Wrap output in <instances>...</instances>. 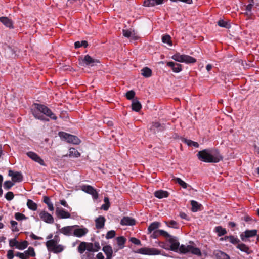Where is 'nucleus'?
<instances>
[{
  "label": "nucleus",
  "mask_w": 259,
  "mask_h": 259,
  "mask_svg": "<svg viewBox=\"0 0 259 259\" xmlns=\"http://www.w3.org/2000/svg\"><path fill=\"white\" fill-rule=\"evenodd\" d=\"M167 238H168V241L170 244L169 248L170 250L184 254L190 252L197 256L201 255V252L199 248L192 245H181L180 246L178 238L170 235Z\"/></svg>",
  "instance_id": "1"
},
{
  "label": "nucleus",
  "mask_w": 259,
  "mask_h": 259,
  "mask_svg": "<svg viewBox=\"0 0 259 259\" xmlns=\"http://www.w3.org/2000/svg\"><path fill=\"white\" fill-rule=\"evenodd\" d=\"M198 159L207 163H217L222 160L223 157L216 149H207L198 152Z\"/></svg>",
  "instance_id": "2"
},
{
  "label": "nucleus",
  "mask_w": 259,
  "mask_h": 259,
  "mask_svg": "<svg viewBox=\"0 0 259 259\" xmlns=\"http://www.w3.org/2000/svg\"><path fill=\"white\" fill-rule=\"evenodd\" d=\"M34 105L35 109L32 110V113L36 119L49 121V119L46 118L41 113L46 115L53 120H56L57 119V116L47 106L36 103L34 104Z\"/></svg>",
  "instance_id": "3"
},
{
  "label": "nucleus",
  "mask_w": 259,
  "mask_h": 259,
  "mask_svg": "<svg viewBox=\"0 0 259 259\" xmlns=\"http://www.w3.org/2000/svg\"><path fill=\"white\" fill-rule=\"evenodd\" d=\"M34 105L35 109L32 110V113L36 119L49 121V119L46 118L41 113L46 115L53 120H56L57 119V116L47 106L36 103L34 104Z\"/></svg>",
  "instance_id": "4"
},
{
  "label": "nucleus",
  "mask_w": 259,
  "mask_h": 259,
  "mask_svg": "<svg viewBox=\"0 0 259 259\" xmlns=\"http://www.w3.org/2000/svg\"><path fill=\"white\" fill-rule=\"evenodd\" d=\"M79 64L82 67H93L96 65L99 61L92 58L89 55H86L83 59L79 60Z\"/></svg>",
  "instance_id": "5"
},
{
  "label": "nucleus",
  "mask_w": 259,
  "mask_h": 259,
  "mask_svg": "<svg viewBox=\"0 0 259 259\" xmlns=\"http://www.w3.org/2000/svg\"><path fill=\"white\" fill-rule=\"evenodd\" d=\"M171 58L172 59L179 62L193 63L196 61V59L191 56L186 55H181L179 53L174 55Z\"/></svg>",
  "instance_id": "6"
},
{
  "label": "nucleus",
  "mask_w": 259,
  "mask_h": 259,
  "mask_svg": "<svg viewBox=\"0 0 259 259\" xmlns=\"http://www.w3.org/2000/svg\"><path fill=\"white\" fill-rule=\"evenodd\" d=\"M59 135L62 140L66 141L68 143L76 145L80 143V140L75 136L63 132H59Z\"/></svg>",
  "instance_id": "7"
},
{
  "label": "nucleus",
  "mask_w": 259,
  "mask_h": 259,
  "mask_svg": "<svg viewBox=\"0 0 259 259\" xmlns=\"http://www.w3.org/2000/svg\"><path fill=\"white\" fill-rule=\"evenodd\" d=\"M138 252L142 254L149 255H155L160 254V251L158 249L148 247L141 248L138 250Z\"/></svg>",
  "instance_id": "8"
},
{
  "label": "nucleus",
  "mask_w": 259,
  "mask_h": 259,
  "mask_svg": "<svg viewBox=\"0 0 259 259\" xmlns=\"http://www.w3.org/2000/svg\"><path fill=\"white\" fill-rule=\"evenodd\" d=\"M81 190L84 192L91 195L94 199L98 198V193L92 186L84 185L81 186Z\"/></svg>",
  "instance_id": "9"
},
{
  "label": "nucleus",
  "mask_w": 259,
  "mask_h": 259,
  "mask_svg": "<svg viewBox=\"0 0 259 259\" xmlns=\"http://www.w3.org/2000/svg\"><path fill=\"white\" fill-rule=\"evenodd\" d=\"M46 245L49 251L53 252L56 254L62 252L65 248V247L63 245L58 244V243H54V244L52 245L46 244Z\"/></svg>",
  "instance_id": "10"
},
{
  "label": "nucleus",
  "mask_w": 259,
  "mask_h": 259,
  "mask_svg": "<svg viewBox=\"0 0 259 259\" xmlns=\"http://www.w3.org/2000/svg\"><path fill=\"white\" fill-rule=\"evenodd\" d=\"M257 233V230H247L240 235V238L243 241H246L247 238L256 236Z\"/></svg>",
  "instance_id": "11"
},
{
  "label": "nucleus",
  "mask_w": 259,
  "mask_h": 259,
  "mask_svg": "<svg viewBox=\"0 0 259 259\" xmlns=\"http://www.w3.org/2000/svg\"><path fill=\"white\" fill-rule=\"evenodd\" d=\"M76 227L77 226H68L64 227L60 229L59 230V232L65 236H72L73 235L74 228Z\"/></svg>",
  "instance_id": "12"
},
{
  "label": "nucleus",
  "mask_w": 259,
  "mask_h": 259,
  "mask_svg": "<svg viewBox=\"0 0 259 259\" xmlns=\"http://www.w3.org/2000/svg\"><path fill=\"white\" fill-rule=\"evenodd\" d=\"M9 176L12 177V181L15 183L20 182L22 181L23 176L20 172H13L12 170H9Z\"/></svg>",
  "instance_id": "13"
},
{
  "label": "nucleus",
  "mask_w": 259,
  "mask_h": 259,
  "mask_svg": "<svg viewBox=\"0 0 259 259\" xmlns=\"http://www.w3.org/2000/svg\"><path fill=\"white\" fill-rule=\"evenodd\" d=\"M39 217L42 220L47 223L52 224L54 222L53 217L46 211H41L39 213Z\"/></svg>",
  "instance_id": "14"
},
{
  "label": "nucleus",
  "mask_w": 259,
  "mask_h": 259,
  "mask_svg": "<svg viewBox=\"0 0 259 259\" xmlns=\"http://www.w3.org/2000/svg\"><path fill=\"white\" fill-rule=\"evenodd\" d=\"M27 155L29 158L35 162H38L40 165H45L44 160L36 153L33 152H28L27 153Z\"/></svg>",
  "instance_id": "15"
},
{
  "label": "nucleus",
  "mask_w": 259,
  "mask_h": 259,
  "mask_svg": "<svg viewBox=\"0 0 259 259\" xmlns=\"http://www.w3.org/2000/svg\"><path fill=\"white\" fill-rule=\"evenodd\" d=\"M56 214L58 218L61 219H67L70 217V214L69 212L59 207H57L56 209Z\"/></svg>",
  "instance_id": "16"
},
{
  "label": "nucleus",
  "mask_w": 259,
  "mask_h": 259,
  "mask_svg": "<svg viewBox=\"0 0 259 259\" xmlns=\"http://www.w3.org/2000/svg\"><path fill=\"white\" fill-rule=\"evenodd\" d=\"M88 232V230L85 228H74L73 235L77 237H81L84 236Z\"/></svg>",
  "instance_id": "17"
},
{
  "label": "nucleus",
  "mask_w": 259,
  "mask_h": 259,
  "mask_svg": "<svg viewBox=\"0 0 259 259\" xmlns=\"http://www.w3.org/2000/svg\"><path fill=\"white\" fill-rule=\"evenodd\" d=\"M135 223V220L130 217H124L120 221L121 225L126 226H133Z\"/></svg>",
  "instance_id": "18"
},
{
  "label": "nucleus",
  "mask_w": 259,
  "mask_h": 259,
  "mask_svg": "<svg viewBox=\"0 0 259 259\" xmlns=\"http://www.w3.org/2000/svg\"><path fill=\"white\" fill-rule=\"evenodd\" d=\"M100 245L99 242H95L94 243H88V251L90 252H97L100 249Z\"/></svg>",
  "instance_id": "19"
},
{
  "label": "nucleus",
  "mask_w": 259,
  "mask_h": 259,
  "mask_svg": "<svg viewBox=\"0 0 259 259\" xmlns=\"http://www.w3.org/2000/svg\"><path fill=\"white\" fill-rule=\"evenodd\" d=\"M167 65L171 67L174 72L178 73L182 70V65L180 64L174 62H168Z\"/></svg>",
  "instance_id": "20"
},
{
  "label": "nucleus",
  "mask_w": 259,
  "mask_h": 259,
  "mask_svg": "<svg viewBox=\"0 0 259 259\" xmlns=\"http://www.w3.org/2000/svg\"><path fill=\"white\" fill-rule=\"evenodd\" d=\"M160 236H163L167 238L168 236H170V235L167 232L163 230H156L151 235L152 237L154 238H156Z\"/></svg>",
  "instance_id": "21"
},
{
  "label": "nucleus",
  "mask_w": 259,
  "mask_h": 259,
  "mask_svg": "<svg viewBox=\"0 0 259 259\" xmlns=\"http://www.w3.org/2000/svg\"><path fill=\"white\" fill-rule=\"evenodd\" d=\"M105 219L103 216H100L95 220L96 227L98 229H102L105 225Z\"/></svg>",
  "instance_id": "22"
},
{
  "label": "nucleus",
  "mask_w": 259,
  "mask_h": 259,
  "mask_svg": "<svg viewBox=\"0 0 259 259\" xmlns=\"http://www.w3.org/2000/svg\"><path fill=\"white\" fill-rule=\"evenodd\" d=\"M122 32L123 36L126 37H131L133 39H136L137 38L135 31L132 29H123Z\"/></svg>",
  "instance_id": "23"
},
{
  "label": "nucleus",
  "mask_w": 259,
  "mask_h": 259,
  "mask_svg": "<svg viewBox=\"0 0 259 259\" xmlns=\"http://www.w3.org/2000/svg\"><path fill=\"white\" fill-rule=\"evenodd\" d=\"M0 21L6 27L13 28V22L12 21L7 17H0Z\"/></svg>",
  "instance_id": "24"
},
{
  "label": "nucleus",
  "mask_w": 259,
  "mask_h": 259,
  "mask_svg": "<svg viewBox=\"0 0 259 259\" xmlns=\"http://www.w3.org/2000/svg\"><path fill=\"white\" fill-rule=\"evenodd\" d=\"M154 196L159 199L167 198L169 196V193L166 191L160 190L154 192Z\"/></svg>",
  "instance_id": "25"
},
{
  "label": "nucleus",
  "mask_w": 259,
  "mask_h": 259,
  "mask_svg": "<svg viewBox=\"0 0 259 259\" xmlns=\"http://www.w3.org/2000/svg\"><path fill=\"white\" fill-rule=\"evenodd\" d=\"M164 127L163 124H161L158 122H154L151 127V130H152L154 133H156V132L162 131L164 129Z\"/></svg>",
  "instance_id": "26"
},
{
  "label": "nucleus",
  "mask_w": 259,
  "mask_h": 259,
  "mask_svg": "<svg viewBox=\"0 0 259 259\" xmlns=\"http://www.w3.org/2000/svg\"><path fill=\"white\" fill-rule=\"evenodd\" d=\"M132 107L133 110L138 112L142 108V105L137 99H134L132 101Z\"/></svg>",
  "instance_id": "27"
},
{
  "label": "nucleus",
  "mask_w": 259,
  "mask_h": 259,
  "mask_svg": "<svg viewBox=\"0 0 259 259\" xmlns=\"http://www.w3.org/2000/svg\"><path fill=\"white\" fill-rule=\"evenodd\" d=\"M214 255L217 259H229V256L225 253L217 250L214 252Z\"/></svg>",
  "instance_id": "28"
},
{
  "label": "nucleus",
  "mask_w": 259,
  "mask_h": 259,
  "mask_svg": "<svg viewBox=\"0 0 259 259\" xmlns=\"http://www.w3.org/2000/svg\"><path fill=\"white\" fill-rule=\"evenodd\" d=\"M160 223L158 222H154L152 223L148 228V231L149 233H151L152 231H154L159 227Z\"/></svg>",
  "instance_id": "29"
},
{
  "label": "nucleus",
  "mask_w": 259,
  "mask_h": 259,
  "mask_svg": "<svg viewBox=\"0 0 259 259\" xmlns=\"http://www.w3.org/2000/svg\"><path fill=\"white\" fill-rule=\"evenodd\" d=\"M224 240L225 241H228L233 244H238L240 242L239 239L232 235L229 236H225Z\"/></svg>",
  "instance_id": "30"
},
{
  "label": "nucleus",
  "mask_w": 259,
  "mask_h": 259,
  "mask_svg": "<svg viewBox=\"0 0 259 259\" xmlns=\"http://www.w3.org/2000/svg\"><path fill=\"white\" fill-rule=\"evenodd\" d=\"M237 248L241 251L245 252L248 254L250 253L249 247L243 243H238L237 245Z\"/></svg>",
  "instance_id": "31"
},
{
  "label": "nucleus",
  "mask_w": 259,
  "mask_h": 259,
  "mask_svg": "<svg viewBox=\"0 0 259 259\" xmlns=\"http://www.w3.org/2000/svg\"><path fill=\"white\" fill-rule=\"evenodd\" d=\"M141 74L145 77H149L152 75V71L149 68L145 67L141 69Z\"/></svg>",
  "instance_id": "32"
},
{
  "label": "nucleus",
  "mask_w": 259,
  "mask_h": 259,
  "mask_svg": "<svg viewBox=\"0 0 259 259\" xmlns=\"http://www.w3.org/2000/svg\"><path fill=\"white\" fill-rule=\"evenodd\" d=\"M117 244L119 246L120 249H122L124 246V244L126 241V239L123 237L120 236L116 238Z\"/></svg>",
  "instance_id": "33"
},
{
  "label": "nucleus",
  "mask_w": 259,
  "mask_h": 259,
  "mask_svg": "<svg viewBox=\"0 0 259 259\" xmlns=\"http://www.w3.org/2000/svg\"><path fill=\"white\" fill-rule=\"evenodd\" d=\"M27 206L30 209L33 211L36 210L37 208V204L30 199H28Z\"/></svg>",
  "instance_id": "34"
},
{
  "label": "nucleus",
  "mask_w": 259,
  "mask_h": 259,
  "mask_svg": "<svg viewBox=\"0 0 259 259\" xmlns=\"http://www.w3.org/2000/svg\"><path fill=\"white\" fill-rule=\"evenodd\" d=\"M43 201L48 205V208L50 211L54 210L53 204L51 202L49 197L47 196H44Z\"/></svg>",
  "instance_id": "35"
},
{
  "label": "nucleus",
  "mask_w": 259,
  "mask_h": 259,
  "mask_svg": "<svg viewBox=\"0 0 259 259\" xmlns=\"http://www.w3.org/2000/svg\"><path fill=\"white\" fill-rule=\"evenodd\" d=\"M86 249L88 250V243L84 242L80 243L78 246V251L81 254L83 253Z\"/></svg>",
  "instance_id": "36"
},
{
  "label": "nucleus",
  "mask_w": 259,
  "mask_h": 259,
  "mask_svg": "<svg viewBox=\"0 0 259 259\" xmlns=\"http://www.w3.org/2000/svg\"><path fill=\"white\" fill-rule=\"evenodd\" d=\"M102 250L106 255L112 256L113 250L111 246L106 245L103 247Z\"/></svg>",
  "instance_id": "37"
},
{
  "label": "nucleus",
  "mask_w": 259,
  "mask_h": 259,
  "mask_svg": "<svg viewBox=\"0 0 259 259\" xmlns=\"http://www.w3.org/2000/svg\"><path fill=\"white\" fill-rule=\"evenodd\" d=\"M69 156L70 157H78L80 156V154L75 148H71L69 149Z\"/></svg>",
  "instance_id": "38"
},
{
  "label": "nucleus",
  "mask_w": 259,
  "mask_h": 259,
  "mask_svg": "<svg viewBox=\"0 0 259 259\" xmlns=\"http://www.w3.org/2000/svg\"><path fill=\"white\" fill-rule=\"evenodd\" d=\"M215 230L218 233L219 236H223L227 233V231L225 228H222L221 226H217L215 228Z\"/></svg>",
  "instance_id": "39"
},
{
  "label": "nucleus",
  "mask_w": 259,
  "mask_h": 259,
  "mask_svg": "<svg viewBox=\"0 0 259 259\" xmlns=\"http://www.w3.org/2000/svg\"><path fill=\"white\" fill-rule=\"evenodd\" d=\"M162 41L164 44H168L169 46H172V41L171 40V37L169 35H164L162 37Z\"/></svg>",
  "instance_id": "40"
},
{
  "label": "nucleus",
  "mask_w": 259,
  "mask_h": 259,
  "mask_svg": "<svg viewBox=\"0 0 259 259\" xmlns=\"http://www.w3.org/2000/svg\"><path fill=\"white\" fill-rule=\"evenodd\" d=\"M191 204L192 205V211L193 212H196L199 209L201 206L197 202L194 200H192L191 201Z\"/></svg>",
  "instance_id": "41"
},
{
  "label": "nucleus",
  "mask_w": 259,
  "mask_h": 259,
  "mask_svg": "<svg viewBox=\"0 0 259 259\" xmlns=\"http://www.w3.org/2000/svg\"><path fill=\"white\" fill-rule=\"evenodd\" d=\"M28 245L27 241H24L21 242H18V244L16 246V248L19 250H23L25 249Z\"/></svg>",
  "instance_id": "42"
},
{
  "label": "nucleus",
  "mask_w": 259,
  "mask_h": 259,
  "mask_svg": "<svg viewBox=\"0 0 259 259\" xmlns=\"http://www.w3.org/2000/svg\"><path fill=\"white\" fill-rule=\"evenodd\" d=\"M175 181L177 183H178L181 186H182L183 188H187L188 186V184L185 183L184 181H183L182 180H181L179 178H175L174 179Z\"/></svg>",
  "instance_id": "43"
},
{
  "label": "nucleus",
  "mask_w": 259,
  "mask_h": 259,
  "mask_svg": "<svg viewBox=\"0 0 259 259\" xmlns=\"http://www.w3.org/2000/svg\"><path fill=\"white\" fill-rule=\"evenodd\" d=\"M24 253L26 255L27 257L29 256H34L35 255L34 249L32 247H29L27 250L24 251Z\"/></svg>",
  "instance_id": "44"
},
{
  "label": "nucleus",
  "mask_w": 259,
  "mask_h": 259,
  "mask_svg": "<svg viewBox=\"0 0 259 259\" xmlns=\"http://www.w3.org/2000/svg\"><path fill=\"white\" fill-rule=\"evenodd\" d=\"M60 241V239L58 236L55 235L53 239L48 240L46 244H50L52 245L54 243H58Z\"/></svg>",
  "instance_id": "45"
},
{
  "label": "nucleus",
  "mask_w": 259,
  "mask_h": 259,
  "mask_svg": "<svg viewBox=\"0 0 259 259\" xmlns=\"http://www.w3.org/2000/svg\"><path fill=\"white\" fill-rule=\"evenodd\" d=\"M88 46V43L87 41L83 40L80 41H76L74 44V46L75 48H78L81 46L86 48Z\"/></svg>",
  "instance_id": "46"
},
{
  "label": "nucleus",
  "mask_w": 259,
  "mask_h": 259,
  "mask_svg": "<svg viewBox=\"0 0 259 259\" xmlns=\"http://www.w3.org/2000/svg\"><path fill=\"white\" fill-rule=\"evenodd\" d=\"M218 24L219 26L224 27L226 28H229L230 27V25L227 22L222 20H220L218 22Z\"/></svg>",
  "instance_id": "47"
},
{
  "label": "nucleus",
  "mask_w": 259,
  "mask_h": 259,
  "mask_svg": "<svg viewBox=\"0 0 259 259\" xmlns=\"http://www.w3.org/2000/svg\"><path fill=\"white\" fill-rule=\"evenodd\" d=\"M14 185V183L10 181H6L4 182V187L6 190L10 189Z\"/></svg>",
  "instance_id": "48"
},
{
  "label": "nucleus",
  "mask_w": 259,
  "mask_h": 259,
  "mask_svg": "<svg viewBox=\"0 0 259 259\" xmlns=\"http://www.w3.org/2000/svg\"><path fill=\"white\" fill-rule=\"evenodd\" d=\"M144 5L147 7H152L156 5L155 0H145L144 2Z\"/></svg>",
  "instance_id": "49"
},
{
  "label": "nucleus",
  "mask_w": 259,
  "mask_h": 259,
  "mask_svg": "<svg viewBox=\"0 0 259 259\" xmlns=\"http://www.w3.org/2000/svg\"><path fill=\"white\" fill-rule=\"evenodd\" d=\"M185 142L189 146H194L195 147H198L199 146V144L197 142L193 141L190 140L186 139L185 140Z\"/></svg>",
  "instance_id": "50"
},
{
  "label": "nucleus",
  "mask_w": 259,
  "mask_h": 259,
  "mask_svg": "<svg viewBox=\"0 0 259 259\" xmlns=\"http://www.w3.org/2000/svg\"><path fill=\"white\" fill-rule=\"evenodd\" d=\"M253 5L252 4H249L246 6V12L245 14L247 16L250 15L251 14V10L253 7Z\"/></svg>",
  "instance_id": "51"
},
{
  "label": "nucleus",
  "mask_w": 259,
  "mask_h": 259,
  "mask_svg": "<svg viewBox=\"0 0 259 259\" xmlns=\"http://www.w3.org/2000/svg\"><path fill=\"white\" fill-rule=\"evenodd\" d=\"M15 219L18 221L25 220L26 217L22 213L17 212L15 214Z\"/></svg>",
  "instance_id": "52"
},
{
  "label": "nucleus",
  "mask_w": 259,
  "mask_h": 259,
  "mask_svg": "<svg viewBox=\"0 0 259 259\" xmlns=\"http://www.w3.org/2000/svg\"><path fill=\"white\" fill-rule=\"evenodd\" d=\"M115 231L114 230H110L107 232L106 235V238L107 239L113 238L115 236Z\"/></svg>",
  "instance_id": "53"
},
{
  "label": "nucleus",
  "mask_w": 259,
  "mask_h": 259,
  "mask_svg": "<svg viewBox=\"0 0 259 259\" xmlns=\"http://www.w3.org/2000/svg\"><path fill=\"white\" fill-rule=\"evenodd\" d=\"M135 95V93L134 91L131 90L128 91L126 94V97L127 99L132 100L134 98Z\"/></svg>",
  "instance_id": "54"
},
{
  "label": "nucleus",
  "mask_w": 259,
  "mask_h": 259,
  "mask_svg": "<svg viewBox=\"0 0 259 259\" xmlns=\"http://www.w3.org/2000/svg\"><path fill=\"white\" fill-rule=\"evenodd\" d=\"M14 194L12 192H8L5 195V198L8 200H12L14 198Z\"/></svg>",
  "instance_id": "55"
},
{
  "label": "nucleus",
  "mask_w": 259,
  "mask_h": 259,
  "mask_svg": "<svg viewBox=\"0 0 259 259\" xmlns=\"http://www.w3.org/2000/svg\"><path fill=\"white\" fill-rule=\"evenodd\" d=\"M11 225L12 227V231H18L19 229H18L17 227V222L15 221H11L10 222Z\"/></svg>",
  "instance_id": "56"
},
{
  "label": "nucleus",
  "mask_w": 259,
  "mask_h": 259,
  "mask_svg": "<svg viewBox=\"0 0 259 259\" xmlns=\"http://www.w3.org/2000/svg\"><path fill=\"white\" fill-rule=\"evenodd\" d=\"M18 244V241L16 240V238L12 239L9 240V245L11 247L15 246L16 248V246Z\"/></svg>",
  "instance_id": "57"
},
{
  "label": "nucleus",
  "mask_w": 259,
  "mask_h": 259,
  "mask_svg": "<svg viewBox=\"0 0 259 259\" xmlns=\"http://www.w3.org/2000/svg\"><path fill=\"white\" fill-rule=\"evenodd\" d=\"M169 227L174 228H178L177 223L173 220H171L169 222L168 224L167 225Z\"/></svg>",
  "instance_id": "58"
},
{
  "label": "nucleus",
  "mask_w": 259,
  "mask_h": 259,
  "mask_svg": "<svg viewBox=\"0 0 259 259\" xmlns=\"http://www.w3.org/2000/svg\"><path fill=\"white\" fill-rule=\"evenodd\" d=\"M130 241L134 244H136L137 245L141 244V241L139 239H138L136 238H134V237L131 238Z\"/></svg>",
  "instance_id": "59"
},
{
  "label": "nucleus",
  "mask_w": 259,
  "mask_h": 259,
  "mask_svg": "<svg viewBox=\"0 0 259 259\" xmlns=\"http://www.w3.org/2000/svg\"><path fill=\"white\" fill-rule=\"evenodd\" d=\"M7 257L8 259H13L14 257L13 251L12 250H9L7 252Z\"/></svg>",
  "instance_id": "60"
},
{
  "label": "nucleus",
  "mask_w": 259,
  "mask_h": 259,
  "mask_svg": "<svg viewBox=\"0 0 259 259\" xmlns=\"http://www.w3.org/2000/svg\"><path fill=\"white\" fill-rule=\"evenodd\" d=\"M172 2H177V1H181L184 3H186L188 4H191L192 3V0H170Z\"/></svg>",
  "instance_id": "61"
},
{
  "label": "nucleus",
  "mask_w": 259,
  "mask_h": 259,
  "mask_svg": "<svg viewBox=\"0 0 259 259\" xmlns=\"http://www.w3.org/2000/svg\"><path fill=\"white\" fill-rule=\"evenodd\" d=\"M110 206V204L109 203H105L102 205V209H104V210H107L109 209Z\"/></svg>",
  "instance_id": "62"
},
{
  "label": "nucleus",
  "mask_w": 259,
  "mask_h": 259,
  "mask_svg": "<svg viewBox=\"0 0 259 259\" xmlns=\"http://www.w3.org/2000/svg\"><path fill=\"white\" fill-rule=\"evenodd\" d=\"M180 216L182 219L188 220L187 214L184 212H181L180 213Z\"/></svg>",
  "instance_id": "63"
},
{
  "label": "nucleus",
  "mask_w": 259,
  "mask_h": 259,
  "mask_svg": "<svg viewBox=\"0 0 259 259\" xmlns=\"http://www.w3.org/2000/svg\"><path fill=\"white\" fill-rule=\"evenodd\" d=\"M97 259H104V256L103 254H102V253H101V252L98 253L97 255Z\"/></svg>",
  "instance_id": "64"
}]
</instances>
